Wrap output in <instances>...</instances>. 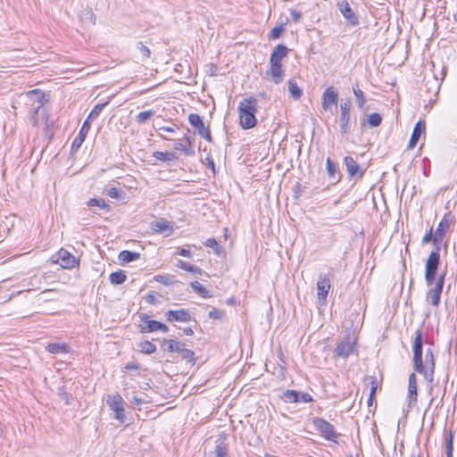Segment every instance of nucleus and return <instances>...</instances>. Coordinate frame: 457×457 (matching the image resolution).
Instances as JSON below:
<instances>
[{"label":"nucleus","mask_w":457,"mask_h":457,"mask_svg":"<svg viewBox=\"0 0 457 457\" xmlns=\"http://www.w3.org/2000/svg\"><path fill=\"white\" fill-rule=\"evenodd\" d=\"M451 222L452 220L450 218V213L445 214L434 233L435 248L429 253L425 265V281L428 286H431L435 280V276L440 263L441 245L447 230L450 228Z\"/></svg>","instance_id":"obj_1"},{"label":"nucleus","mask_w":457,"mask_h":457,"mask_svg":"<svg viewBox=\"0 0 457 457\" xmlns=\"http://www.w3.org/2000/svg\"><path fill=\"white\" fill-rule=\"evenodd\" d=\"M258 110V101L255 97L250 96L244 98L239 102L238 113L240 125L245 129H249L256 126V112Z\"/></svg>","instance_id":"obj_2"},{"label":"nucleus","mask_w":457,"mask_h":457,"mask_svg":"<svg viewBox=\"0 0 457 457\" xmlns=\"http://www.w3.org/2000/svg\"><path fill=\"white\" fill-rule=\"evenodd\" d=\"M412 351L414 371L425 372L423 365V333L421 329H418L415 331Z\"/></svg>","instance_id":"obj_3"},{"label":"nucleus","mask_w":457,"mask_h":457,"mask_svg":"<svg viewBox=\"0 0 457 457\" xmlns=\"http://www.w3.org/2000/svg\"><path fill=\"white\" fill-rule=\"evenodd\" d=\"M436 277V275L435 276ZM445 273L435 278L434 282L429 286V290L427 292L426 300L430 302L434 307H437L440 303L441 294L444 288ZM428 287V285L427 284Z\"/></svg>","instance_id":"obj_4"},{"label":"nucleus","mask_w":457,"mask_h":457,"mask_svg":"<svg viewBox=\"0 0 457 457\" xmlns=\"http://www.w3.org/2000/svg\"><path fill=\"white\" fill-rule=\"evenodd\" d=\"M333 276L332 270L328 274H320L317 281V298L320 305L327 303V297L331 287L330 277Z\"/></svg>","instance_id":"obj_5"},{"label":"nucleus","mask_w":457,"mask_h":457,"mask_svg":"<svg viewBox=\"0 0 457 457\" xmlns=\"http://www.w3.org/2000/svg\"><path fill=\"white\" fill-rule=\"evenodd\" d=\"M106 403L109 408L114 412V418L120 423H123L126 420L125 410H124V400L119 394L108 395Z\"/></svg>","instance_id":"obj_6"},{"label":"nucleus","mask_w":457,"mask_h":457,"mask_svg":"<svg viewBox=\"0 0 457 457\" xmlns=\"http://www.w3.org/2000/svg\"><path fill=\"white\" fill-rule=\"evenodd\" d=\"M188 122L191 126L195 129L196 133L208 142L212 141V137L209 127H206L203 121V119L197 113H190L188 115Z\"/></svg>","instance_id":"obj_7"},{"label":"nucleus","mask_w":457,"mask_h":457,"mask_svg":"<svg viewBox=\"0 0 457 457\" xmlns=\"http://www.w3.org/2000/svg\"><path fill=\"white\" fill-rule=\"evenodd\" d=\"M313 425L324 438L329 441H336L337 434L334 426L328 421L321 418H315L313 420Z\"/></svg>","instance_id":"obj_8"},{"label":"nucleus","mask_w":457,"mask_h":457,"mask_svg":"<svg viewBox=\"0 0 457 457\" xmlns=\"http://www.w3.org/2000/svg\"><path fill=\"white\" fill-rule=\"evenodd\" d=\"M27 96L30 99L31 102L34 104L37 103V106L35 107V115L32 117L31 120L34 125H39L41 122V120L39 119V115L41 116L42 113L40 112V109L42 108L45 101V94L38 90L34 89L31 91H29L27 93Z\"/></svg>","instance_id":"obj_9"},{"label":"nucleus","mask_w":457,"mask_h":457,"mask_svg":"<svg viewBox=\"0 0 457 457\" xmlns=\"http://www.w3.org/2000/svg\"><path fill=\"white\" fill-rule=\"evenodd\" d=\"M425 372H419L424 376V378L432 383L434 379V373L436 369V361L431 348L426 349L425 359L423 360Z\"/></svg>","instance_id":"obj_10"},{"label":"nucleus","mask_w":457,"mask_h":457,"mask_svg":"<svg viewBox=\"0 0 457 457\" xmlns=\"http://www.w3.org/2000/svg\"><path fill=\"white\" fill-rule=\"evenodd\" d=\"M281 399L284 402L290 403H311L313 401V398L310 394L291 389H287L283 392Z\"/></svg>","instance_id":"obj_11"},{"label":"nucleus","mask_w":457,"mask_h":457,"mask_svg":"<svg viewBox=\"0 0 457 457\" xmlns=\"http://www.w3.org/2000/svg\"><path fill=\"white\" fill-rule=\"evenodd\" d=\"M54 257H56L54 262L59 263L64 269H71L79 265V260L63 248L60 249Z\"/></svg>","instance_id":"obj_12"},{"label":"nucleus","mask_w":457,"mask_h":457,"mask_svg":"<svg viewBox=\"0 0 457 457\" xmlns=\"http://www.w3.org/2000/svg\"><path fill=\"white\" fill-rule=\"evenodd\" d=\"M406 402L409 409L416 406L418 402V384L415 373L409 375Z\"/></svg>","instance_id":"obj_13"},{"label":"nucleus","mask_w":457,"mask_h":457,"mask_svg":"<svg viewBox=\"0 0 457 457\" xmlns=\"http://www.w3.org/2000/svg\"><path fill=\"white\" fill-rule=\"evenodd\" d=\"M354 342L349 337L339 342L334 349V357L347 358L353 352Z\"/></svg>","instance_id":"obj_14"},{"label":"nucleus","mask_w":457,"mask_h":457,"mask_svg":"<svg viewBox=\"0 0 457 457\" xmlns=\"http://www.w3.org/2000/svg\"><path fill=\"white\" fill-rule=\"evenodd\" d=\"M337 5L349 25L356 26L359 24V19L357 15L346 0L338 2Z\"/></svg>","instance_id":"obj_15"},{"label":"nucleus","mask_w":457,"mask_h":457,"mask_svg":"<svg viewBox=\"0 0 457 457\" xmlns=\"http://www.w3.org/2000/svg\"><path fill=\"white\" fill-rule=\"evenodd\" d=\"M340 131L342 134L348 133L349 130V121H350V111H351V103L350 101H345L341 103L340 104Z\"/></svg>","instance_id":"obj_16"},{"label":"nucleus","mask_w":457,"mask_h":457,"mask_svg":"<svg viewBox=\"0 0 457 457\" xmlns=\"http://www.w3.org/2000/svg\"><path fill=\"white\" fill-rule=\"evenodd\" d=\"M167 321L173 322H188L191 320L192 316L187 310H170L165 313Z\"/></svg>","instance_id":"obj_17"},{"label":"nucleus","mask_w":457,"mask_h":457,"mask_svg":"<svg viewBox=\"0 0 457 457\" xmlns=\"http://www.w3.org/2000/svg\"><path fill=\"white\" fill-rule=\"evenodd\" d=\"M338 94L333 87L325 90L322 96V107L324 110L330 109L331 105H337Z\"/></svg>","instance_id":"obj_18"},{"label":"nucleus","mask_w":457,"mask_h":457,"mask_svg":"<svg viewBox=\"0 0 457 457\" xmlns=\"http://www.w3.org/2000/svg\"><path fill=\"white\" fill-rule=\"evenodd\" d=\"M425 129H426V123L424 120H419L414 129H413V131H412V134H411V137L410 138V141H409V144H408V148L409 149H412L416 146V145L418 144L420 137L422 134L425 133Z\"/></svg>","instance_id":"obj_19"},{"label":"nucleus","mask_w":457,"mask_h":457,"mask_svg":"<svg viewBox=\"0 0 457 457\" xmlns=\"http://www.w3.org/2000/svg\"><path fill=\"white\" fill-rule=\"evenodd\" d=\"M139 318L142 321V324L139 325V331L141 333H151L157 331V320H150L148 315L145 313H141Z\"/></svg>","instance_id":"obj_20"},{"label":"nucleus","mask_w":457,"mask_h":457,"mask_svg":"<svg viewBox=\"0 0 457 457\" xmlns=\"http://www.w3.org/2000/svg\"><path fill=\"white\" fill-rule=\"evenodd\" d=\"M227 436L224 434L219 436L215 441L214 457H228V447L226 444Z\"/></svg>","instance_id":"obj_21"},{"label":"nucleus","mask_w":457,"mask_h":457,"mask_svg":"<svg viewBox=\"0 0 457 457\" xmlns=\"http://www.w3.org/2000/svg\"><path fill=\"white\" fill-rule=\"evenodd\" d=\"M90 127H91L90 122H87V120H85L83 122V125H82L79 134L77 135V137L74 138V140L72 142V145H71L72 150L77 151L81 146V145L85 141V138L90 129Z\"/></svg>","instance_id":"obj_22"},{"label":"nucleus","mask_w":457,"mask_h":457,"mask_svg":"<svg viewBox=\"0 0 457 457\" xmlns=\"http://www.w3.org/2000/svg\"><path fill=\"white\" fill-rule=\"evenodd\" d=\"M288 54V48L283 45H278L272 51L270 58V63L281 64V61L287 57Z\"/></svg>","instance_id":"obj_23"},{"label":"nucleus","mask_w":457,"mask_h":457,"mask_svg":"<svg viewBox=\"0 0 457 457\" xmlns=\"http://www.w3.org/2000/svg\"><path fill=\"white\" fill-rule=\"evenodd\" d=\"M344 162L351 178L355 176L362 177L363 171L361 170L359 164L352 156L345 157Z\"/></svg>","instance_id":"obj_24"},{"label":"nucleus","mask_w":457,"mask_h":457,"mask_svg":"<svg viewBox=\"0 0 457 457\" xmlns=\"http://www.w3.org/2000/svg\"><path fill=\"white\" fill-rule=\"evenodd\" d=\"M191 145L192 143L190 139L188 137H185L183 141H177L174 144L173 148L176 151L183 153L187 156H190L195 154V151L192 149Z\"/></svg>","instance_id":"obj_25"},{"label":"nucleus","mask_w":457,"mask_h":457,"mask_svg":"<svg viewBox=\"0 0 457 457\" xmlns=\"http://www.w3.org/2000/svg\"><path fill=\"white\" fill-rule=\"evenodd\" d=\"M184 344L177 339H163L161 346L163 351L179 353Z\"/></svg>","instance_id":"obj_26"},{"label":"nucleus","mask_w":457,"mask_h":457,"mask_svg":"<svg viewBox=\"0 0 457 457\" xmlns=\"http://www.w3.org/2000/svg\"><path fill=\"white\" fill-rule=\"evenodd\" d=\"M270 68L268 73L271 76L272 81L275 84H278L283 80L284 71L282 70V64L270 63Z\"/></svg>","instance_id":"obj_27"},{"label":"nucleus","mask_w":457,"mask_h":457,"mask_svg":"<svg viewBox=\"0 0 457 457\" xmlns=\"http://www.w3.org/2000/svg\"><path fill=\"white\" fill-rule=\"evenodd\" d=\"M46 350L53 354L69 353L70 347L65 343H50L46 346Z\"/></svg>","instance_id":"obj_28"},{"label":"nucleus","mask_w":457,"mask_h":457,"mask_svg":"<svg viewBox=\"0 0 457 457\" xmlns=\"http://www.w3.org/2000/svg\"><path fill=\"white\" fill-rule=\"evenodd\" d=\"M288 91L290 94V96L294 100H298L301 98L303 95L302 88L298 86L296 80L295 79H291L288 81Z\"/></svg>","instance_id":"obj_29"},{"label":"nucleus","mask_w":457,"mask_h":457,"mask_svg":"<svg viewBox=\"0 0 457 457\" xmlns=\"http://www.w3.org/2000/svg\"><path fill=\"white\" fill-rule=\"evenodd\" d=\"M153 156L161 162H171L178 160V156L175 153L172 152H160L156 151L154 152Z\"/></svg>","instance_id":"obj_30"},{"label":"nucleus","mask_w":457,"mask_h":457,"mask_svg":"<svg viewBox=\"0 0 457 457\" xmlns=\"http://www.w3.org/2000/svg\"><path fill=\"white\" fill-rule=\"evenodd\" d=\"M153 228L155 232L166 233V236H170L172 232V227L168 221H156L153 224Z\"/></svg>","instance_id":"obj_31"},{"label":"nucleus","mask_w":457,"mask_h":457,"mask_svg":"<svg viewBox=\"0 0 457 457\" xmlns=\"http://www.w3.org/2000/svg\"><path fill=\"white\" fill-rule=\"evenodd\" d=\"M140 258V253L130 252L128 250L121 251L119 254V259L123 262H131Z\"/></svg>","instance_id":"obj_32"},{"label":"nucleus","mask_w":457,"mask_h":457,"mask_svg":"<svg viewBox=\"0 0 457 457\" xmlns=\"http://www.w3.org/2000/svg\"><path fill=\"white\" fill-rule=\"evenodd\" d=\"M110 282L112 285H120L127 279V275L123 270H118L110 274Z\"/></svg>","instance_id":"obj_33"},{"label":"nucleus","mask_w":457,"mask_h":457,"mask_svg":"<svg viewBox=\"0 0 457 457\" xmlns=\"http://www.w3.org/2000/svg\"><path fill=\"white\" fill-rule=\"evenodd\" d=\"M177 267L184 270H187V271H190L192 273H196V274H201V269L195 266V265H192L188 262H186L182 260H179L178 262H177Z\"/></svg>","instance_id":"obj_34"},{"label":"nucleus","mask_w":457,"mask_h":457,"mask_svg":"<svg viewBox=\"0 0 457 457\" xmlns=\"http://www.w3.org/2000/svg\"><path fill=\"white\" fill-rule=\"evenodd\" d=\"M107 104H108V102H105L104 104H97L96 105H95L93 110L89 112L86 120H87V122H89L90 120H93L96 119L99 116V114L101 113V112L103 111V109Z\"/></svg>","instance_id":"obj_35"},{"label":"nucleus","mask_w":457,"mask_h":457,"mask_svg":"<svg viewBox=\"0 0 457 457\" xmlns=\"http://www.w3.org/2000/svg\"><path fill=\"white\" fill-rule=\"evenodd\" d=\"M88 206H97L100 209L110 212V205L105 203L104 199L101 198H90L87 202Z\"/></svg>","instance_id":"obj_36"},{"label":"nucleus","mask_w":457,"mask_h":457,"mask_svg":"<svg viewBox=\"0 0 457 457\" xmlns=\"http://www.w3.org/2000/svg\"><path fill=\"white\" fill-rule=\"evenodd\" d=\"M204 245L212 248L217 255H220L223 252L222 247L219 245L218 242L213 237L208 238L205 241Z\"/></svg>","instance_id":"obj_37"},{"label":"nucleus","mask_w":457,"mask_h":457,"mask_svg":"<svg viewBox=\"0 0 457 457\" xmlns=\"http://www.w3.org/2000/svg\"><path fill=\"white\" fill-rule=\"evenodd\" d=\"M192 288L201 296L203 297H209V290L206 289L201 283L198 281H194L191 283Z\"/></svg>","instance_id":"obj_38"},{"label":"nucleus","mask_w":457,"mask_h":457,"mask_svg":"<svg viewBox=\"0 0 457 457\" xmlns=\"http://www.w3.org/2000/svg\"><path fill=\"white\" fill-rule=\"evenodd\" d=\"M139 347L142 353L150 354L156 351V346L150 341H144L139 344Z\"/></svg>","instance_id":"obj_39"},{"label":"nucleus","mask_w":457,"mask_h":457,"mask_svg":"<svg viewBox=\"0 0 457 457\" xmlns=\"http://www.w3.org/2000/svg\"><path fill=\"white\" fill-rule=\"evenodd\" d=\"M154 114V112L153 110H147V111H144V112H139L136 118H135V120L139 123V124H142V123H145L147 120H149L151 117H153Z\"/></svg>","instance_id":"obj_40"},{"label":"nucleus","mask_w":457,"mask_h":457,"mask_svg":"<svg viewBox=\"0 0 457 457\" xmlns=\"http://www.w3.org/2000/svg\"><path fill=\"white\" fill-rule=\"evenodd\" d=\"M367 121L372 128L378 127L382 122V117L379 113L373 112L368 116Z\"/></svg>","instance_id":"obj_41"},{"label":"nucleus","mask_w":457,"mask_h":457,"mask_svg":"<svg viewBox=\"0 0 457 457\" xmlns=\"http://www.w3.org/2000/svg\"><path fill=\"white\" fill-rule=\"evenodd\" d=\"M367 380H369L370 384V392L369 397V404L370 405L378 389V382L374 377H368Z\"/></svg>","instance_id":"obj_42"},{"label":"nucleus","mask_w":457,"mask_h":457,"mask_svg":"<svg viewBox=\"0 0 457 457\" xmlns=\"http://www.w3.org/2000/svg\"><path fill=\"white\" fill-rule=\"evenodd\" d=\"M179 354L182 359L187 360L189 362L194 363V356L195 353L192 350H189L185 347V345L182 346Z\"/></svg>","instance_id":"obj_43"},{"label":"nucleus","mask_w":457,"mask_h":457,"mask_svg":"<svg viewBox=\"0 0 457 457\" xmlns=\"http://www.w3.org/2000/svg\"><path fill=\"white\" fill-rule=\"evenodd\" d=\"M137 50L141 54L143 60H145L150 57L151 52L150 49L145 46L142 42H138L137 44Z\"/></svg>","instance_id":"obj_44"},{"label":"nucleus","mask_w":457,"mask_h":457,"mask_svg":"<svg viewBox=\"0 0 457 457\" xmlns=\"http://www.w3.org/2000/svg\"><path fill=\"white\" fill-rule=\"evenodd\" d=\"M173 278H174L173 276H169V275H166V276L157 275L154 277V280L162 285L170 286L174 281Z\"/></svg>","instance_id":"obj_45"},{"label":"nucleus","mask_w":457,"mask_h":457,"mask_svg":"<svg viewBox=\"0 0 457 457\" xmlns=\"http://www.w3.org/2000/svg\"><path fill=\"white\" fill-rule=\"evenodd\" d=\"M284 26L283 25H279V26H276L275 28H273L270 33V36H269V38L270 40H274V39H277L278 38L281 34L283 33L284 31Z\"/></svg>","instance_id":"obj_46"},{"label":"nucleus","mask_w":457,"mask_h":457,"mask_svg":"<svg viewBox=\"0 0 457 457\" xmlns=\"http://www.w3.org/2000/svg\"><path fill=\"white\" fill-rule=\"evenodd\" d=\"M326 169L328 171V175L330 178H334L337 172V167L336 164L332 162L330 158H327L326 161Z\"/></svg>","instance_id":"obj_47"},{"label":"nucleus","mask_w":457,"mask_h":457,"mask_svg":"<svg viewBox=\"0 0 457 457\" xmlns=\"http://www.w3.org/2000/svg\"><path fill=\"white\" fill-rule=\"evenodd\" d=\"M353 94L356 96L358 106L360 108H362L365 104V98H364L363 92L357 87V88H353Z\"/></svg>","instance_id":"obj_48"},{"label":"nucleus","mask_w":457,"mask_h":457,"mask_svg":"<svg viewBox=\"0 0 457 457\" xmlns=\"http://www.w3.org/2000/svg\"><path fill=\"white\" fill-rule=\"evenodd\" d=\"M422 244L423 245H426V244H429V243H432L433 245L435 246V235L433 233V228L431 227L430 229L424 235L423 238H422Z\"/></svg>","instance_id":"obj_49"},{"label":"nucleus","mask_w":457,"mask_h":457,"mask_svg":"<svg viewBox=\"0 0 457 457\" xmlns=\"http://www.w3.org/2000/svg\"><path fill=\"white\" fill-rule=\"evenodd\" d=\"M106 194L111 198L119 199L121 197L122 191L112 187L106 189Z\"/></svg>","instance_id":"obj_50"},{"label":"nucleus","mask_w":457,"mask_h":457,"mask_svg":"<svg viewBox=\"0 0 457 457\" xmlns=\"http://www.w3.org/2000/svg\"><path fill=\"white\" fill-rule=\"evenodd\" d=\"M445 447L446 452L453 451V434L452 431L445 436Z\"/></svg>","instance_id":"obj_51"},{"label":"nucleus","mask_w":457,"mask_h":457,"mask_svg":"<svg viewBox=\"0 0 457 457\" xmlns=\"http://www.w3.org/2000/svg\"><path fill=\"white\" fill-rule=\"evenodd\" d=\"M223 315H224V312L220 311L219 309H213V310L210 311L209 314H208L209 318L213 319V320H221Z\"/></svg>","instance_id":"obj_52"},{"label":"nucleus","mask_w":457,"mask_h":457,"mask_svg":"<svg viewBox=\"0 0 457 457\" xmlns=\"http://www.w3.org/2000/svg\"><path fill=\"white\" fill-rule=\"evenodd\" d=\"M290 14L295 22H299V21L302 19L303 14L301 12H298L295 9H290Z\"/></svg>","instance_id":"obj_53"},{"label":"nucleus","mask_w":457,"mask_h":457,"mask_svg":"<svg viewBox=\"0 0 457 457\" xmlns=\"http://www.w3.org/2000/svg\"><path fill=\"white\" fill-rule=\"evenodd\" d=\"M178 254H179L180 256H183V257H190L191 252L188 249L180 248L178 251Z\"/></svg>","instance_id":"obj_54"},{"label":"nucleus","mask_w":457,"mask_h":457,"mask_svg":"<svg viewBox=\"0 0 457 457\" xmlns=\"http://www.w3.org/2000/svg\"><path fill=\"white\" fill-rule=\"evenodd\" d=\"M145 301H146L148 303L155 304L156 297H155V295H153V294H148V295L145 296Z\"/></svg>","instance_id":"obj_55"},{"label":"nucleus","mask_w":457,"mask_h":457,"mask_svg":"<svg viewBox=\"0 0 457 457\" xmlns=\"http://www.w3.org/2000/svg\"><path fill=\"white\" fill-rule=\"evenodd\" d=\"M158 330H161L164 333H167L169 331V328L167 325H165L164 323H162L160 321H158V324H157V331Z\"/></svg>","instance_id":"obj_56"},{"label":"nucleus","mask_w":457,"mask_h":457,"mask_svg":"<svg viewBox=\"0 0 457 457\" xmlns=\"http://www.w3.org/2000/svg\"><path fill=\"white\" fill-rule=\"evenodd\" d=\"M159 129L162 131L170 132V133L175 132V128L170 127V126H162V127L159 128Z\"/></svg>","instance_id":"obj_57"},{"label":"nucleus","mask_w":457,"mask_h":457,"mask_svg":"<svg viewBox=\"0 0 457 457\" xmlns=\"http://www.w3.org/2000/svg\"><path fill=\"white\" fill-rule=\"evenodd\" d=\"M127 370H138L139 366L137 363L135 362H129L126 364L125 367Z\"/></svg>","instance_id":"obj_58"},{"label":"nucleus","mask_w":457,"mask_h":457,"mask_svg":"<svg viewBox=\"0 0 457 457\" xmlns=\"http://www.w3.org/2000/svg\"><path fill=\"white\" fill-rule=\"evenodd\" d=\"M131 403L136 405H140L143 403V400L140 397H138L137 395H134L132 397Z\"/></svg>","instance_id":"obj_59"},{"label":"nucleus","mask_w":457,"mask_h":457,"mask_svg":"<svg viewBox=\"0 0 457 457\" xmlns=\"http://www.w3.org/2000/svg\"><path fill=\"white\" fill-rule=\"evenodd\" d=\"M183 331L187 336H192L194 334L193 329L190 328H186Z\"/></svg>","instance_id":"obj_60"},{"label":"nucleus","mask_w":457,"mask_h":457,"mask_svg":"<svg viewBox=\"0 0 457 457\" xmlns=\"http://www.w3.org/2000/svg\"><path fill=\"white\" fill-rule=\"evenodd\" d=\"M446 457H453V451L446 452Z\"/></svg>","instance_id":"obj_61"},{"label":"nucleus","mask_w":457,"mask_h":457,"mask_svg":"<svg viewBox=\"0 0 457 457\" xmlns=\"http://www.w3.org/2000/svg\"><path fill=\"white\" fill-rule=\"evenodd\" d=\"M411 457H420V456L415 453H411Z\"/></svg>","instance_id":"obj_62"}]
</instances>
